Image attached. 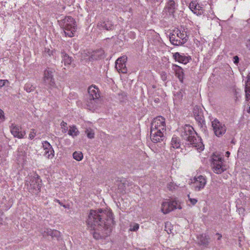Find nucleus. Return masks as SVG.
<instances>
[{
    "label": "nucleus",
    "mask_w": 250,
    "mask_h": 250,
    "mask_svg": "<svg viewBox=\"0 0 250 250\" xmlns=\"http://www.w3.org/2000/svg\"><path fill=\"white\" fill-rule=\"evenodd\" d=\"M88 227L95 230L93 237L98 239L107 236L110 226L113 223L112 213L109 210H91L86 221Z\"/></svg>",
    "instance_id": "f257e3e1"
},
{
    "label": "nucleus",
    "mask_w": 250,
    "mask_h": 250,
    "mask_svg": "<svg viewBox=\"0 0 250 250\" xmlns=\"http://www.w3.org/2000/svg\"><path fill=\"white\" fill-rule=\"evenodd\" d=\"M166 127L165 119L163 117L158 116L153 120L150 129V139L152 142L157 143L164 140Z\"/></svg>",
    "instance_id": "f03ea898"
},
{
    "label": "nucleus",
    "mask_w": 250,
    "mask_h": 250,
    "mask_svg": "<svg viewBox=\"0 0 250 250\" xmlns=\"http://www.w3.org/2000/svg\"><path fill=\"white\" fill-rule=\"evenodd\" d=\"M181 136L187 141L188 145L195 147L197 150L202 151L204 149V146L201 142V139L198 136L193 128L189 125H185L181 130Z\"/></svg>",
    "instance_id": "7ed1b4c3"
},
{
    "label": "nucleus",
    "mask_w": 250,
    "mask_h": 250,
    "mask_svg": "<svg viewBox=\"0 0 250 250\" xmlns=\"http://www.w3.org/2000/svg\"><path fill=\"white\" fill-rule=\"evenodd\" d=\"M88 95L86 101V105L90 110L97 107L100 102L99 89L95 86L91 85L88 89Z\"/></svg>",
    "instance_id": "20e7f679"
},
{
    "label": "nucleus",
    "mask_w": 250,
    "mask_h": 250,
    "mask_svg": "<svg viewBox=\"0 0 250 250\" xmlns=\"http://www.w3.org/2000/svg\"><path fill=\"white\" fill-rule=\"evenodd\" d=\"M64 29L66 36L72 37L76 31L77 25L75 20L71 17H66L63 19L61 23Z\"/></svg>",
    "instance_id": "39448f33"
},
{
    "label": "nucleus",
    "mask_w": 250,
    "mask_h": 250,
    "mask_svg": "<svg viewBox=\"0 0 250 250\" xmlns=\"http://www.w3.org/2000/svg\"><path fill=\"white\" fill-rule=\"evenodd\" d=\"M188 40L186 32L179 29L174 30L169 35V41L174 45L179 46L185 43Z\"/></svg>",
    "instance_id": "423d86ee"
},
{
    "label": "nucleus",
    "mask_w": 250,
    "mask_h": 250,
    "mask_svg": "<svg viewBox=\"0 0 250 250\" xmlns=\"http://www.w3.org/2000/svg\"><path fill=\"white\" fill-rule=\"evenodd\" d=\"M26 185L30 192L33 194H38L41 191V180L37 174L29 176L26 181Z\"/></svg>",
    "instance_id": "0eeeda50"
},
{
    "label": "nucleus",
    "mask_w": 250,
    "mask_h": 250,
    "mask_svg": "<svg viewBox=\"0 0 250 250\" xmlns=\"http://www.w3.org/2000/svg\"><path fill=\"white\" fill-rule=\"evenodd\" d=\"M211 127L214 135L217 137L223 136L226 132L227 126L225 124L214 118L211 120Z\"/></svg>",
    "instance_id": "6e6552de"
},
{
    "label": "nucleus",
    "mask_w": 250,
    "mask_h": 250,
    "mask_svg": "<svg viewBox=\"0 0 250 250\" xmlns=\"http://www.w3.org/2000/svg\"><path fill=\"white\" fill-rule=\"evenodd\" d=\"M176 208L180 209L182 207L179 201L175 199L163 202L161 205V210L164 214H167Z\"/></svg>",
    "instance_id": "1a4fd4ad"
},
{
    "label": "nucleus",
    "mask_w": 250,
    "mask_h": 250,
    "mask_svg": "<svg viewBox=\"0 0 250 250\" xmlns=\"http://www.w3.org/2000/svg\"><path fill=\"white\" fill-rule=\"evenodd\" d=\"M212 159L211 167L214 173L221 174L227 169L228 167L224 164L222 158L215 155L213 156Z\"/></svg>",
    "instance_id": "9d476101"
},
{
    "label": "nucleus",
    "mask_w": 250,
    "mask_h": 250,
    "mask_svg": "<svg viewBox=\"0 0 250 250\" xmlns=\"http://www.w3.org/2000/svg\"><path fill=\"white\" fill-rule=\"evenodd\" d=\"M54 69L47 68L44 71L43 83L45 85L52 88L55 86V80L53 78Z\"/></svg>",
    "instance_id": "9b49d317"
},
{
    "label": "nucleus",
    "mask_w": 250,
    "mask_h": 250,
    "mask_svg": "<svg viewBox=\"0 0 250 250\" xmlns=\"http://www.w3.org/2000/svg\"><path fill=\"white\" fill-rule=\"evenodd\" d=\"M127 57L123 56L119 58L115 62V68L119 73H126L127 68L125 62L127 60Z\"/></svg>",
    "instance_id": "f8f14e48"
},
{
    "label": "nucleus",
    "mask_w": 250,
    "mask_h": 250,
    "mask_svg": "<svg viewBox=\"0 0 250 250\" xmlns=\"http://www.w3.org/2000/svg\"><path fill=\"white\" fill-rule=\"evenodd\" d=\"M194 180V188L195 191H199L203 189L207 184V178L202 175L195 177Z\"/></svg>",
    "instance_id": "ddd939ff"
},
{
    "label": "nucleus",
    "mask_w": 250,
    "mask_h": 250,
    "mask_svg": "<svg viewBox=\"0 0 250 250\" xmlns=\"http://www.w3.org/2000/svg\"><path fill=\"white\" fill-rule=\"evenodd\" d=\"M178 5L173 0H169L166 3L163 12L167 15L173 16L177 9Z\"/></svg>",
    "instance_id": "4468645a"
},
{
    "label": "nucleus",
    "mask_w": 250,
    "mask_h": 250,
    "mask_svg": "<svg viewBox=\"0 0 250 250\" xmlns=\"http://www.w3.org/2000/svg\"><path fill=\"white\" fill-rule=\"evenodd\" d=\"M42 147L44 150V155L48 159H52L54 156V151L50 143L47 141L43 142Z\"/></svg>",
    "instance_id": "2eb2a0df"
},
{
    "label": "nucleus",
    "mask_w": 250,
    "mask_h": 250,
    "mask_svg": "<svg viewBox=\"0 0 250 250\" xmlns=\"http://www.w3.org/2000/svg\"><path fill=\"white\" fill-rule=\"evenodd\" d=\"M10 131L15 137L21 139L25 135V131H21V128L16 125L12 124L10 126Z\"/></svg>",
    "instance_id": "dca6fc26"
},
{
    "label": "nucleus",
    "mask_w": 250,
    "mask_h": 250,
    "mask_svg": "<svg viewBox=\"0 0 250 250\" xmlns=\"http://www.w3.org/2000/svg\"><path fill=\"white\" fill-rule=\"evenodd\" d=\"M173 57L175 60L180 63H182L184 64H187L191 59L190 57L189 56H186L183 54H181L179 52H176L173 54Z\"/></svg>",
    "instance_id": "f3484780"
},
{
    "label": "nucleus",
    "mask_w": 250,
    "mask_h": 250,
    "mask_svg": "<svg viewBox=\"0 0 250 250\" xmlns=\"http://www.w3.org/2000/svg\"><path fill=\"white\" fill-rule=\"evenodd\" d=\"M98 27L101 29L111 30L113 29L114 25L108 19H104L98 24Z\"/></svg>",
    "instance_id": "a211bd4d"
},
{
    "label": "nucleus",
    "mask_w": 250,
    "mask_h": 250,
    "mask_svg": "<svg viewBox=\"0 0 250 250\" xmlns=\"http://www.w3.org/2000/svg\"><path fill=\"white\" fill-rule=\"evenodd\" d=\"M198 244L200 246L207 247L209 244L210 238L206 234H202L197 236Z\"/></svg>",
    "instance_id": "6ab92c4d"
},
{
    "label": "nucleus",
    "mask_w": 250,
    "mask_h": 250,
    "mask_svg": "<svg viewBox=\"0 0 250 250\" xmlns=\"http://www.w3.org/2000/svg\"><path fill=\"white\" fill-rule=\"evenodd\" d=\"M172 69L175 72V74L178 78L179 80L182 82L184 78V72L182 67L177 65V64H172Z\"/></svg>",
    "instance_id": "aec40b11"
},
{
    "label": "nucleus",
    "mask_w": 250,
    "mask_h": 250,
    "mask_svg": "<svg viewBox=\"0 0 250 250\" xmlns=\"http://www.w3.org/2000/svg\"><path fill=\"white\" fill-rule=\"evenodd\" d=\"M59 231L56 230H52L50 229H45L42 232L43 237L47 236H51L52 237L57 236Z\"/></svg>",
    "instance_id": "412c9836"
},
{
    "label": "nucleus",
    "mask_w": 250,
    "mask_h": 250,
    "mask_svg": "<svg viewBox=\"0 0 250 250\" xmlns=\"http://www.w3.org/2000/svg\"><path fill=\"white\" fill-rule=\"evenodd\" d=\"M62 62L64 63V65L66 66L71 64L72 62V58L69 57L64 51L61 52Z\"/></svg>",
    "instance_id": "4be33fe9"
},
{
    "label": "nucleus",
    "mask_w": 250,
    "mask_h": 250,
    "mask_svg": "<svg viewBox=\"0 0 250 250\" xmlns=\"http://www.w3.org/2000/svg\"><path fill=\"white\" fill-rule=\"evenodd\" d=\"M171 145L173 148H179L181 146L180 139L175 136H173L171 139Z\"/></svg>",
    "instance_id": "5701e85b"
},
{
    "label": "nucleus",
    "mask_w": 250,
    "mask_h": 250,
    "mask_svg": "<svg viewBox=\"0 0 250 250\" xmlns=\"http://www.w3.org/2000/svg\"><path fill=\"white\" fill-rule=\"evenodd\" d=\"M103 54V51L102 50H98L93 52L90 57V60H98L102 58Z\"/></svg>",
    "instance_id": "b1692460"
},
{
    "label": "nucleus",
    "mask_w": 250,
    "mask_h": 250,
    "mask_svg": "<svg viewBox=\"0 0 250 250\" xmlns=\"http://www.w3.org/2000/svg\"><path fill=\"white\" fill-rule=\"evenodd\" d=\"M185 92L182 89H180L174 94V101L176 102H180L182 99Z\"/></svg>",
    "instance_id": "393cba45"
},
{
    "label": "nucleus",
    "mask_w": 250,
    "mask_h": 250,
    "mask_svg": "<svg viewBox=\"0 0 250 250\" xmlns=\"http://www.w3.org/2000/svg\"><path fill=\"white\" fill-rule=\"evenodd\" d=\"M193 114L195 117V119L198 123L201 124L203 123L204 122V119L202 112H200L199 115H196V109L194 108Z\"/></svg>",
    "instance_id": "a878e982"
},
{
    "label": "nucleus",
    "mask_w": 250,
    "mask_h": 250,
    "mask_svg": "<svg viewBox=\"0 0 250 250\" xmlns=\"http://www.w3.org/2000/svg\"><path fill=\"white\" fill-rule=\"evenodd\" d=\"M68 134L72 137L77 136L79 134V131L75 126H73L70 127Z\"/></svg>",
    "instance_id": "bb28decb"
},
{
    "label": "nucleus",
    "mask_w": 250,
    "mask_h": 250,
    "mask_svg": "<svg viewBox=\"0 0 250 250\" xmlns=\"http://www.w3.org/2000/svg\"><path fill=\"white\" fill-rule=\"evenodd\" d=\"M73 158L77 161H80L83 158V154L81 151H75L73 153Z\"/></svg>",
    "instance_id": "cd10ccee"
},
{
    "label": "nucleus",
    "mask_w": 250,
    "mask_h": 250,
    "mask_svg": "<svg viewBox=\"0 0 250 250\" xmlns=\"http://www.w3.org/2000/svg\"><path fill=\"white\" fill-rule=\"evenodd\" d=\"M35 86L30 83H26L24 87V90L27 92L33 91L35 89Z\"/></svg>",
    "instance_id": "c85d7f7f"
},
{
    "label": "nucleus",
    "mask_w": 250,
    "mask_h": 250,
    "mask_svg": "<svg viewBox=\"0 0 250 250\" xmlns=\"http://www.w3.org/2000/svg\"><path fill=\"white\" fill-rule=\"evenodd\" d=\"M245 91L246 100H250V84L249 83H246Z\"/></svg>",
    "instance_id": "c756f323"
},
{
    "label": "nucleus",
    "mask_w": 250,
    "mask_h": 250,
    "mask_svg": "<svg viewBox=\"0 0 250 250\" xmlns=\"http://www.w3.org/2000/svg\"><path fill=\"white\" fill-rule=\"evenodd\" d=\"M199 6L195 4V2H191L189 4V8L194 13H197V10H199Z\"/></svg>",
    "instance_id": "7c9ffc66"
},
{
    "label": "nucleus",
    "mask_w": 250,
    "mask_h": 250,
    "mask_svg": "<svg viewBox=\"0 0 250 250\" xmlns=\"http://www.w3.org/2000/svg\"><path fill=\"white\" fill-rule=\"evenodd\" d=\"M85 133L89 139H93L94 137V131L91 129H86L85 130Z\"/></svg>",
    "instance_id": "2f4dec72"
},
{
    "label": "nucleus",
    "mask_w": 250,
    "mask_h": 250,
    "mask_svg": "<svg viewBox=\"0 0 250 250\" xmlns=\"http://www.w3.org/2000/svg\"><path fill=\"white\" fill-rule=\"evenodd\" d=\"M139 228V225L137 223H133L130 225L129 230L131 231H136Z\"/></svg>",
    "instance_id": "473e14b6"
},
{
    "label": "nucleus",
    "mask_w": 250,
    "mask_h": 250,
    "mask_svg": "<svg viewBox=\"0 0 250 250\" xmlns=\"http://www.w3.org/2000/svg\"><path fill=\"white\" fill-rule=\"evenodd\" d=\"M167 187L169 190L172 191L177 188V186L172 182H170L167 184Z\"/></svg>",
    "instance_id": "72a5a7b5"
},
{
    "label": "nucleus",
    "mask_w": 250,
    "mask_h": 250,
    "mask_svg": "<svg viewBox=\"0 0 250 250\" xmlns=\"http://www.w3.org/2000/svg\"><path fill=\"white\" fill-rule=\"evenodd\" d=\"M160 76L161 79L164 81L165 82L167 80V73L165 71H162L160 72Z\"/></svg>",
    "instance_id": "f704fd0d"
},
{
    "label": "nucleus",
    "mask_w": 250,
    "mask_h": 250,
    "mask_svg": "<svg viewBox=\"0 0 250 250\" xmlns=\"http://www.w3.org/2000/svg\"><path fill=\"white\" fill-rule=\"evenodd\" d=\"M9 83V81L7 80H0V87H2L6 84Z\"/></svg>",
    "instance_id": "c9c22d12"
},
{
    "label": "nucleus",
    "mask_w": 250,
    "mask_h": 250,
    "mask_svg": "<svg viewBox=\"0 0 250 250\" xmlns=\"http://www.w3.org/2000/svg\"><path fill=\"white\" fill-rule=\"evenodd\" d=\"M188 196L189 201L192 205H194L197 203V200L196 199L190 198L189 195H188Z\"/></svg>",
    "instance_id": "e433bc0d"
},
{
    "label": "nucleus",
    "mask_w": 250,
    "mask_h": 250,
    "mask_svg": "<svg viewBox=\"0 0 250 250\" xmlns=\"http://www.w3.org/2000/svg\"><path fill=\"white\" fill-rule=\"evenodd\" d=\"M4 120V112L0 109V123L3 122Z\"/></svg>",
    "instance_id": "4c0bfd02"
},
{
    "label": "nucleus",
    "mask_w": 250,
    "mask_h": 250,
    "mask_svg": "<svg viewBox=\"0 0 250 250\" xmlns=\"http://www.w3.org/2000/svg\"><path fill=\"white\" fill-rule=\"evenodd\" d=\"M36 135V133L34 129H31V131L29 134V137L30 139H32L34 138Z\"/></svg>",
    "instance_id": "58836bf2"
},
{
    "label": "nucleus",
    "mask_w": 250,
    "mask_h": 250,
    "mask_svg": "<svg viewBox=\"0 0 250 250\" xmlns=\"http://www.w3.org/2000/svg\"><path fill=\"white\" fill-rule=\"evenodd\" d=\"M239 58L237 56H235L233 57V62L235 64H237L239 62Z\"/></svg>",
    "instance_id": "ea45409f"
},
{
    "label": "nucleus",
    "mask_w": 250,
    "mask_h": 250,
    "mask_svg": "<svg viewBox=\"0 0 250 250\" xmlns=\"http://www.w3.org/2000/svg\"><path fill=\"white\" fill-rule=\"evenodd\" d=\"M246 45L247 47L250 50V39L247 40L246 42Z\"/></svg>",
    "instance_id": "a19ab883"
},
{
    "label": "nucleus",
    "mask_w": 250,
    "mask_h": 250,
    "mask_svg": "<svg viewBox=\"0 0 250 250\" xmlns=\"http://www.w3.org/2000/svg\"><path fill=\"white\" fill-rule=\"evenodd\" d=\"M66 125L67 124L63 121H62L61 124V125L62 128H63V127H66Z\"/></svg>",
    "instance_id": "79ce46f5"
},
{
    "label": "nucleus",
    "mask_w": 250,
    "mask_h": 250,
    "mask_svg": "<svg viewBox=\"0 0 250 250\" xmlns=\"http://www.w3.org/2000/svg\"><path fill=\"white\" fill-rule=\"evenodd\" d=\"M47 53L49 56L53 55V50H50V49H48Z\"/></svg>",
    "instance_id": "37998d69"
},
{
    "label": "nucleus",
    "mask_w": 250,
    "mask_h": 250,
    "mask_svg": "<svg viewBox=\"0 0 250 250\" xmlns=\"http://www.w3.org/2000/svg\"><path fill=\"white\" fill-rule=\"evenodd\" d=\"M246 83H249V84H250V73L249 74L248 76V80L247 81Z\"/></svg>",
    "instance_id": "c03bdc74"
},
{
    "label": "nucleus",
    "mask_w": 250,
    "mask_h": 250,
    "mask_svg": "<svg viewBox=\"0 0 250 250\" xmlns=\"http://www.w3.org/2000/svg\"><path fill=\"white\" fill-rule=\"evenodd\" d=\"M216 235H218V238H217V239H218V240H220V239H221V238H222V235H221V234H220V233H217L216 234Z\"/></svg>",
    "instance_id": "a18cd8bd"
},
{
    "label": "nucleus",
    "mask_w": 250,
    "mask_h": 250,
    "mask_svg": "<svg viewBox=\"0 0 250 250\" xmlns=\"http://www.w3.org/2000/svg\"><path fill=\"white\" fill-rule=\"evenodd\" d=\"M195 108L196 109V115H199V113L202 112L199 111V108L198 107H196Z\"/></svg>",
    "instance_id": "49530a36"
},
{
    "label": "nucleus",
    "mask_w": 250,
    "mask_h": 250,
    "mask_svg": "<svg viewBox=\"0 0 250 250\" xmlns=\"http://www.w3.org/2000/svg\"><path fill=\"white\" fill-rule=\"evenodd\" d=\"M55 201L58 203L61 206L62 205V204L61 202V201L59 200L55 199Z\"/></svg>",
    "instance_id": "de8ad7c7"
},
{
    "label": "nucleus",
    "mask_w": 250,
    "mask_h": 250,
    "mask_svg": "<svg viewBox=\"0 0 250 250\" xmlns=\"http://www.w3.org/2000/svg\"><path fill=\"white\" fill-rule=\"evenodd\" d=\"M229 155H230V152L229 151H227L226 152V155L225 156L227 157H229Z\"/></svg>",
    "instance_id": "09e8293b"
},
{
    "label": "nucleus",
    "mask_w": 250,
    "mask_h": 250,
    "mask_svg": "<svg viewBox=\"0 0 250 250\" xmlns=\"http://www.w3.org/2000/svg\"><path fill=\"white\" fill-rule=\"evenodd\" d=\"M66 128V127H63V128H62V129H63L62 131H63V132H66V131L67 128Z\"/></svg>",
    "instance_id": "8fccbe9b"
},
{
    "label": "nucleus",
    "mask_w": 250,
    "mask_h": 250,
    "mask_svg": "<svg viewBox=\"0 0 250 250\" xmlns=\"http://www.w3.org/2000/svg\"><path fill=\"white\" fill-rule=\"evenodd\" d=\"M248 112H250V106L249 107V109L248 110Z\"/></svg>",
    "instance_id": "3c124183"
},
{
    "label": "nucleus",
    "mask_w": 250,
    "mask_h": 250,
    "mask_svg": "<svg viewBox=\"0 0 250 250\" xmlns=\"http://www.w3.org/2000/svg\"><path fill=\"white\" fill-rule=\"evenodd\" d=\"M62 206H63V207L64 208H66V206H65V205H63V204H62Z\"/></svg>",
    "instance_id": "603ef678"
},
{
    "label": "nucleus",
    "mask_w": 250,
    "mask_h": 250,
    "mask_svg": "<svg viewBox=\"0 0 250 250\" xmlns=\"http://www.w3.org/2000/svg\"><path fill=\"white\" fill-rule=\"evenodd\" d=\"M244 210V209L243 208H239V211H240V210Z\"/></svg>",
    "instance_id": "864d4df0"
}]
</instances>
